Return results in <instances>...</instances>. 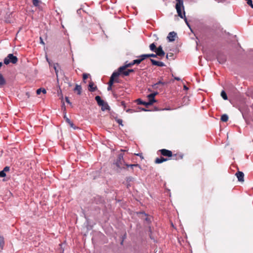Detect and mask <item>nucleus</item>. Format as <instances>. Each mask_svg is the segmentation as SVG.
<instances>
[{
    "mask_svg": "<svg viewBox=\"0 0 253 253\" xmlns=\"http://www.w3.org/2000/svg\"><path fill=\"white\" fill-rule=\"evenodd\" d=\"M159 84H161L162 85H164L166 84V83L160 81L158 82H157V83H156V84H154L153 85H152V87L153 88H156V86L158 85H159Z\"/></svg>",
    "mask_w": 253,
    "mask_h": 253,
    "instance_id": "obj_25",
    "label": "nucleus"
},
{
    "mask_svg": "<svg viewBox=\"0 0 253 253\" xmlns=\"http://www.w3.org/2000/svg\"><path fill=\"white\" fill-rule=\"evenodd\" d=\"M97 89L96 86H94V84L92 82L89 83L88 90L91 92L95 91Z\"/></svg>",
    "mask_w": 253,
    "mask_h": 253,
    "instance_id": "obj_13",
    "label": "nucleus"
},
{
    "mask_svg": "<svg viewBox=\"0 0 253 253\" xmlns=\"http://www.w3.org/2000/svg\"><path fill=\"white\" fill-rule=\"evenodd\" d=\"M155 52L157 56H160L161 58L164 57L165 55V52L163 50V47L161 45H160L158 47H157Z\"/></svg>",
    "mask_w": 253,
    "mask_h": 253,
    "instance_id": "obj_7",
    "label": "nucleus"
},
{
    "mask_svg": "<svg viewBox=\"0 0 253 253\" xmlns=\"http://www.w3.org/2000/svg\"><path fill=\"white\" fill-rule=\"evenodd\" d=\"M53 67L54 69V71H55V72L56 74V76H58V68H59V65L58 63H54L53 64Z\"/></svg>",
    "mask_w": 253,
    "mask_h": 253,
    "instance_id": "obj_21",
    "label": "nucleus"
},
{
    "mask_svg": "<svg viewBox=\"0 0 253 253\" xmlns=\"http://www.w3.org/2000/svg\"><path fill=\"white\" fill-rule=\"evenodd\" d=\"M157 154L162 156L160 158H157L155 160V163L158 164H161L169 160V158L173 156L172 151L166 149L158 150Z\"/></svg>",
    "mask_w": 253,
    "mask_h": 253,
    "instance_id": "obj_1",
    "label": "nucleus"
},
{
    "mask_svg": "<svg viewBox=\"0 0 253 253\" xmlns=\"http://www.w3.org/2000/svg\"><path fill=\"white\" fill-rule=\"evenodd\" d=\"M166 58H168V55L167 54V56H166Z\"/></svg>",
    "mask_w": 253,
    "mask_h": 253,
    "instance_id": "obj_58",
    "label": "nucleus"
},
{
    "mask_svg": "<svg viewBox=\"0 0 253 253\" xmlns=\"http://www.w3.org/2000/svg\"><path fill=\"white\" fill-rule=\"evenodd\" d=\"M153 88L155 89H158V85L156 86V88Z\"/></svg>",
    "mask_w": 253,
    "mask_h": 253,
    "instance_id": "obj_54",
    "label": "nucleus"
},
{
    "mask_svg": "<svg viewBox=\"0 0 253 253\" xmlns=\"http://www.w3.org/2000/svg\"><path fill=\"white\" fill-rule=\"evenodd\" d=\"M177 3L176 4L175 8L177 10V12L178 13V15L181 18H184L185 17V12L184 11H183V12H182L181 8H184L183 6V0H177Z\"/></svg>",
    "mask_w": 253,
    "mask_h": 253,
    "instance_id": "obj_2",
    "label": "nucleus"
},
{
    "mask_svg": "<svg viewBox=\"0 0 253 253\" xmlns=\"http://www.w3.org/2000/svg\"><path fill=\"white\" fill-rule=\"evenodd\" d=\"M150 49L151 51H153L154 52L155 51L157 47H156V46L154 43H151L149 46Z\"/></svg>",
    "mask_w": 253,
    "mask_h": 253,
    "instance_id": "obj_27",
    "label": "nucleus"
},
{
    "mask_svg": "<svg viewBox=\"0 0 253 253\" xmlns=\"http://www.w3.org/2000/svg\"><path fill=\"white\" fill-rule=\"evenodd\" d=\"M221 96L223 98V99H224V100H227V94H226V92L224 90H222L221 91Z\"/></svg>",
    "mask_w": 253,
    "mask_h": 253,
    "instance_id": "obj_30",
    "label": "nucleus"
},
{
    "mask_svg": "<svg viewBox=\"0 0 253 253\" xmlns=\"http://www.w3.org/2000/svg\"><path fill=\"white\" fill-rule=\"evenodd\" d=\"M148 98L149 99H155V97L153 95L152 93H151L150 94H149L148 96H147Z\"/></svg>",
    "mask_w": 253,
    "mask_h": 253,
    "instance_id": "obj_38",
    "label": "nucleus"
},
{
    "mask_svg": "<svg viewBox=\"0 0 253 253\" xmlns=\"http://www.w3.org/2000/svg\"><path fill=\"white\" fill-rule=\"evenodd\" d=\"M130 64H131V67L134 65V64L133 63L132 61L130 62Z\"/></svg>",
    "mask_w": 253,
    "mask_h": 253,
    "instance_id": "obj_52",
    "label": "nucleus"
},
{
    "mask_svg": "<svg viewBox=\"0 0 253 253\" xmlns=\"http://www.w3.org/2000/svg\"><path fill=\"white\" fill-rule=\"evenodd\" d=\"M65 100H66V102L69 104H71V102L70 101L69 99V98L68 97H65Z\"/></svg>",
    "mask_w": 253,
    "mask_h": 253,
    "instance_id": "obj_42",
    "label": "nucleus"
},
{
    "mask_svg": "<svg viewBox=\"0 0 253 253\" xmlns=\"http://www.w3.org/2000/svg\"><path fill=\"white\" fill-rule=\"evenodd\" d=\"M135 71V69H127L126 70H125L121 72H119V69L116 71L117 73L119 74V76L122 75L123 76H128L130 74V73L134 72Z\"/></svg>",
    "mask_w": 253,
    "mask_h": 253,
    "instance_id": "obj_6",
    "label": "nucleus"
},
{
    "mask_svg": "<svg viewBox=\"0 0 253 253\" xmlns=\"http://www.w3.org/2000/svg\"><path fill=\"white\" fill-rule=\"evenodd\" d=\"M89 76V74H86V73H84L83 75V78L84 80H86L87 78H88V76Z\"/></svg>",
    "mask_w": 253,
    "mask_h": 253,
    "instance_id": "obj_33",
    "label": "nucleus"
},
{
    "mask_svg": "<svg viewBox=\"0 0 253 253\" xmlns=\"http://www.w3.org/2000/svg\"><path fill=\"white\" fill-rule=\"evenodd\" d=\"M69 125V126H70V127H72L73 128H74V129H78L79 128L78 127H77L75 126V125L74 124V123H73V122H72L71 121L70 123H69L68 124Z\"/></svg>",
    "mask_w": 253,
    "mask_h": 253,
    "instance_id": "obj_32",
    "label": "nucleus"
},
{
    "mask_svg": "<svg viewBox=\"0 0 253 253\" xmlns=\"http://www.w3.org/2000/svg\"><path fill=\"white\" fill-rule=\"evenodd\" d=\"M228 120V116L226 114H223L221 117V121L223 122H226Z\"/></svg>",
    "mask_w": 253,
    "mask_h": 253,
    "instance_id": "obj_23",
    "label": "nucleus"
},
{
    "mask_svg": "<svg viewBox=\"0 0 253 253\" xmlns=\"http://www.w3.org/2000/svg\"><path fill=\"white\" fill-rule=\"evenodd\" d=\"M74 91L75 92H77V94L78 95H80L81 94V92H82V87L81 85H78V84H76L74 89Z\"/></svg>",
    "mask_w": 253,
    "mask_h": 253,
    "instance_id": "obj_18",
    "label": "nucleus"
},
{
    "mask_svg": "<svg viewBox=\"0 0 253 253\" xmlns=\"http://www.w3.org/2000/svg\"><path fill=\"white\" fill-rule=\"evenodd\" d=\"M100 106H101V110L103 111L110 110V107L107 102H104V103L102 105H101Z\"/></svg>",
    "mask_w": 253,
    "mask_h": 253,
    "instance_id": "obj_17",
    "label": "nucleus"
},
{
    "mask_svg": "<svg viewBox=\"0 0 253 253\" xmlns=\"http://www.w3.org/2000/svg\"><path fill=\"white\" fill-rule=\"evenodd\" d=\"M183 155L179 154H173V156L171 157V159L178 160L183 158Z\"/></svg>",
    "mask_w": 253,
    "mask_h": 253,
    "instance_id": "obj_15",
    "label": "nucleus"
},
{
    "mask_svg": "<svg viewBox=\"0 0 253 253\" xmlns=\"http://www.w3.org/2000/svg\"><path fill=\"white\" fill-rule=\"evenodd\" d=\"M183 88H184V89H185V90H188V87H187V86H186V85H184Z\"/></svg>",
    "mask_w": 253,
    "mask_h": 253,
    "instance_id": "obj_48",
    "label": "nucleus"
},
{
    "mask_svg": "<svg viewBox=\"0 0 253 253\" xmlns=\"http://www.w3.org/2000/svg\"><path fill=\"white\" fill-rule=\"evenodd\" d=\"M149 232H150V234H149V236H150V238L151 239H154V238L152 237V230H151V228L150 227H149Z\"/></svg>",
    "mask_w": 253,
    "mask_h": 253,
    "instance_id": "obj_39",
    "label": "nucleus"
},
{
    "mask_svg": "<svg viewBox=\"0 0 253 253\" xmlns=\"http://www.w3.org/2000/svg\"><path fill=\"white\" fill-rule=\"evenodd\" d=\"M183 19H184V21H185V23H186L187 25L189 27H190V25H189V24L188 23V21H187V18H186V16H185V17H184V18H183Z\"/></svg>",
    "mask_w": 253,
    "mask_h": 253,
    "instance_id": "obj_40",
    "label": "nucleus"
},
{
    "mask_svg": "<svg viewBox=\"0 0 253 253\" xmlns=\"http://www.w3.org/2000/svg\"><path fill=\"white\" fill-rule=\"evenodd\" d=\"M10 169L9 167L6 166L2 170L4 172H6L7 171H8Z\"/></svg>",
    "mask_w": 253,
    "mask_h": 253,
    "instance_id": "obj_37",
    "label": "nucleus"
},
{
    "mask_svg": "<svg viewBox=\"0 0 253 253\" xmlns=\"http://www.w3.org/2000/svg\"><path fill=\"white\" fill-rule=\"evenodd\" d=\"M132 62H133V63L134 65H135V64H136V60H135H135H133L132 61Z\"/></svg>",
    "mask_w": 253,
    "mask_h": 253,
    "instance_id": "obj_50",
    "label": "nucleus"
},
{
    "mask_svg": "<svg viewBox=\"0 0 253 253\" xmlns=\"http://www.w3.org/2000/svg\"><path fill=\"white\" fill-rule=\"evenodd\" d=\"M65 121L66 123L69 124V123H70L71 120L69 118H66V119L65 120Z\"/></svg>",
    "mask_w": 253,
    "mask_h": 253,
    "instance_id": "obj_44",
    "label": "nucleus"
},
{
    "mask_svg": "<svg viewBox=\"0 0 253 253\" xmlns=\"http://www.w3.org/2000/svg\"><path fill=\"white\" fill-rule=\"evenodd\" d=\"M176 36V33L174 32H171L169 33L167 39L169 42H173L175 40V38Z\"/></svg>",
    "mask_w": 253,
    "mask_h": 253,
    "instance_id": "obj_9",
    "label": "nucleus"
},
{
    "mask_svg": "<svg viewBox=\"0 0 253 253\" xmlns=\"http://www.w3.org/2000/svg\"><path fill=\"white\" fill-rule=\"evenodd\" d=\"M145 215L146 216L145 218V220L147 221L148 222H150L151 221L150 218L147 216V215L145 214Z\"/></svg>",
    "mask_w": 253,
    "mask_h": 253,
    "instance_id": "obj_41",
    "label": "nucleus"
},
{
    "mask_svg": "<svg viewBox=\"0 0 253 253\" xmlns=\"http://www.w3.org/2000/svg\"><path fill=\"white\" fill-rule=\"evenodd\" d=\"M126 112L129 113H132L135 112L134 109H128L126 110Z\"/></svg>",
    "mask_w": 253,
    "mask_h": 253,
    "instance_id": "obj_35",
    "label": "nucleus"
},
{
    "mask_svg": "<svg viewBox=\"0 0 253 253\" xmlns=\"http://www.w3.org/2000/svg\"><path fill=\"white\" fill-rule=\"evenodd\" d=\"M40 39L41 40V42L43 44L44 43H43V41H42V40L41 38H40Z\"/></svg>",
    "mask_w": 253,
    "mask_h": 253,
    "instance_id": "obj_55",
    "label": "nucleus"
},
{
    "mask_svg": "<svg viewBox=\"0 0 253 253\" xmlns=\"http://www.w3.org/2000/svg\"><path fill=\"white\" fill-rule=\"evenodd\" d=\"M136 102H137V104L138 105H144L146 106H147V102H145L141 100L140 99H138L136 100Z\"/></svg>",
    "mask_w": 253,
    "mask_h": 253,
    "instance_id": "obj_24",
    "label": "nucleus"
},
{
    "mask_svg": "<svg viewBox=\"0 0 253 253\" xmlns=\"http://www.w3.org/2000/svg\"><path fill=\"white\" fill-rule=\"evenodd\" d=\"M157 55L156 54H153V53H152V54H144V57H145V58L146 59V58H148V57H157Z\"/></svg>",
    "mask_w": 253,
    "mask_h": 253,
    "instance_id": "obj_28",
    "label": "nucleus"
},
{
    "mask_svg": "<svg viewBox=\"0 0 253 253\" xmlns=\"http://www.w3.org/2000/svg\"><path fill=\"white\" fill-rule=\"evenodd\" d=\"M64 118L65 120L66 119V118H68L67 117V116H66V113H65V115H64Z\"/></svg>",
    "mask_w": 253,
    "mask_h": 253,
    "instance_id": "obj_51",
    "label": "nucleus"
},
{
    "mask_svg": "<svg viewBox=\"0 0 253 253\" xmlns=\"http://www.w3.org/2000/svg\"><path fill=\"white\" fill-rule=\"evenodd\" d=\"M149 100L148 102H147V105H152L154 102H156V100L155 99H149Z\"/></svg>",
    "mask_w": 253,
    "mask_h": 253,
    "instance_id": "obj_29",
    "label": "nucleus"
},
{
    "mask_svg": "<svg viewBox=\"0 0 253 253\" xmlns=\"http://www.w3.org/2000/svg\"><path fill=\"white\" fill-rule=\"evenodd\" d=\"M126 185L127 188L131 186L130 182L133 180V178L131 176L126 177Z\"/></svg>",
    "mask_w": 253,
    "mask_h": 253,
    "instance_id": "obj_14",
    "label": "nucleus"
},
{
    "mask_svg": "<svg viewBox=\"0 0 253 253\" xmlns=\"http://www.w3.org/2000/svg\"><path fill=\"white\" fill-rule=\"evenodd\" d=\"M150 61L153 65H156L159 67H164L165 66V64L162 62L157 61L153 59H150Z\"/></svg>",
    "mask_w": 253,
    "mask_h": 253,
    "instance_id": "obj_11",
    "label": "nucleus"
},
{
    "mask_svg": "<svg viewBox=\"0 0 253 253\" xmlns=\"http://www.w3.org/2000/svg\"><path fill=\"white\" fill-rule=\"evenodd\" d=\"M126 166L127 167L131 168L132 169H133L134 167H138V168H140V166L139 164H130V165L126 164Z\"/></svg>",
    "mask_w": 253,
    "mask_h": 253,
    "instance_id": "obj_26",
    "label": "nucleus"
},
{
    "mask_svg": "<svg viewBox=\"0 0 253 253\" xmlns=\"http://www.w3.org/2000/svg\"><path fill=\"white\" fill-rule=\"evenodd\" d=\"M136 155H137V156H140L141 154H136Z\"/></svg>",
    "mask_w": 253,
    "mask_h": 253,
    "instance_id": "obj_57",
    "label": "nucleus"
},
{
    "mask_svg": "<svg viewBox=\"0 0 253 253\" xmlns=\"http://www.w3.org/2000/svg\"><path fill=\"white\" fill-rule=\"evenodd\" d=\"M36 92L38 95H40L41 92H42L43 94H45L46 91L44 88H40L37 90Z\"/></svg>",
    "mask_w": 253,
    "mask_h": 253,
    "instance_id": "obj_22",
    "label": "nucleus"
},
{
    "mask_svg": "<svg viewBox=\"0 0 253 253\" xmlns=\"http://www.w3.org/2000/svg\"><path fill=\"white\" fill-rule=\"evenodd\" d=\"M95 99L96 101V102L99 106L102 105L104 103V102H105L104 100H103L101 99V97L99 96H95Z\"/></svg>",
    "mask_w": 253,
    "mask_h": 253,
    "instance_id": "obj_16",
    "label": "nucleus"
},
{
    "mask_svg": "<svg viewBox=\"0 0 253 253\" xmlns=\"http://www.w3.org/2000/svg\"><path fill=\"white\" fill-rule=\"evenodd\" d=\"M235 175L238 178V180L240 182H244V174L242 171H238L236 174Z\"/></svg>",
    "mask_w": 253,
    "mask_h": 253,
    "instance_id": "obj_8",
    "label": "nucleus"
},
{
    "mask_svg": "<svg viewBox=\"0 0 253 253\" xmlns=\"http://www.w3.org/2000/svg\"><path fill=\"white\" fill-rule=\"evenodd\" d=\"M6 176V173L5 172H4L3 170H1L0 171V177H4Z\"/></svg>",
    "mask_w": 253,
    "mask_h": 253,
    "instance_id": "obj_34",
    "label": "nucleus"
},
{
    "mask_svg": "<svg viewBox=\"0 0 253 253\" xmlns=\"http://www.w3.org/2000/svg\"><path fill=\"white\" fill-rule=\"evenodd\" d=\"M116 166L120 169H124V166H126V163L124 160V155L123 154H120L118 156V158L114 163Z\"/></svg>",
    "mask_w": 253,
    "mask_h": 253,
    "instance_id": "obj_3",
    "label": "nucleus"
},
{
    "mask_svg": "<svg viewBox=\"0 0 253 253\" xmlns=\"http://www.w3.org/2000/svg\"><path fill=\"white\" fill-rule=\"evenodd\" d=\"M18 61V58L13 54H9L3 60L4 63L6 65L9 64L10 63L16 64Z\"/></svg>",
    "mask_w": 253,
    "mask_h": 253,
    "instance_id": "obj_4",
    "label": "nucleus"
},
{
    "mask_svg": "<svg viewBox=\"0 0 253 253\" xmlns=\"http://www.w3.org/2000/svg\"><path fill=\"white\" fill-rule=\"evenodd\" d=\"M2 62H0V68H1V67L2 66Z\"/></svg>",
    "mask_w": 253,
    "mask_h": 253,
    "instance_id": "obj_53",
    "label": "nucleus"
},
{
    "mask_svg": "<svg viewBox=\"0 0 253 253\" xmlns=\"http://www.w3.org/2000/svg\"><path fill=\"white\" fill-rule=\"evenodd\" d=\"M131 65L130 63H128V61H126L124 65L120 67H119L118 69H119V72H121L122 71H123V70H126L127 68L131 67Z\"/></svg>",
    "mask_w": 253,
    "mask_h": 253,
    "instance_id": "obj_12",
    "label": "nucleus"
},
{
    "mask_svg": "<svg viewBox=\"0 0 253 253\" xmlns=\"http://www.w3.org/2000/svg\"><path fill=\"white\" fill-rule=\"evenodd\" d=\"M6 84V81L1 74H0V86L4 85Z\"/></svg>",
    "mask_w": 253,
    "mask_h": 253,
    "instance_id": "obj_20",
    "label": "nucleus"
},
{
    "mask_svg": "<svg viewBox=\"0 0 253 253\" xmlns=\"http://www.w3.org/2000/svg\"><path fill=\"white\" fill-rule=\"evenodd\" d=\"M121 105H122V106H123V107H124V108H125L126 107V103H125V102L124 101H122L121 102Z\"/></svg>",
    "mask_w": 253,
    "mask_h": 253,
    "instance_id": "obj_43",
    "label": "nucleus"
},
{
    "mask_svg": "<svg viewBox=\"0 0 253 253\" xmlns=\"http://www.w3.org/2000/svg\"><path fill=\"white\" fill-rule=\"evenodd\" d=\"M116 121L120 125H122V126H123V120L122 119H118L117 120H116Z\"/></svg>",
    "mask_w": 253,
    "mask_h": 253,
    "instance_id": "obj_36",
    "label": "nucleus"
},
{
    "mask_svg": "<svg viewBox=\"0 0 253 253\" xmlns=\"http://www.w3.org/2000/svg\"><path fill=\"white\" fill-rule=\"evenodd\" d=\"M174 79L177 81H180V79L179 77H175Z\"/></svg>",
    "mask_w": 253,
    "mask_h": 253,
    "instance_id": "obj_47",
    "label": "nucleus"
},
{
    "mask_svg": "<svg viewBox=\"0 0 253 253\" xmlns=\"http://www.w3.org/2000/svg\"><path fill=\"white\" fill-rule=\"evenodd\" d=\"M163 110H170V109H169L165 108V109H164Z\"/></svg>",
    "mask_w": 253,
    "mask_h": 253,
    "instance_id": "obj_56",
    "label": "nucleus"
},
{
    "mask_svg": "<svg viewBox=\"0 0 253 253\" xmlns=\"http://www.w3.org/2000/svg\"><path fill=\"white\" fill-rule=\"evenodd\" d=\"M107 89L108 90H111L112 89V86L108 85Z\"/></svg>",
    "mask_w": 253,
    "mask_h": 253,
    "instance_id": "obj_46",
    "label": "nucleus"
},
{
    "mask_svg": "<svg viewBox=\"0 0 253 253\" xmlns=\"http://www.w3.org/2000/svg\"><path fill=\"white\" fill-rule=\"evenodd\" d=\"M139 109L140 110H142V111H146V110L145 109H144V108H139Z\"/></svg>",
    "mask_w": 253,
    "mask_h": 253,
    "instance_id": "obj_49",
    "label": "nucleus"
},
{
    "mask_svg": "<svg viewBox=\"0 0 253 253\" xmlns=\"http://www.w3.org/2000/svg\"><path fill=\"white\" fill-rule=\"evenodd\" d=\"M144 54L141 55L140 56L138 57V59L136 60V64H140L143 60L145 59V57L143 56Z\"/></svg>",
    "mask_w": 253,
    "mask_h": 253,
    "instance_id": "obj_19",
    "label": "nucleus"
},
{
    "mask_svg": "<svg viewBox=\"0 0 253 253\" xmlns=\"http://www.w3.org/2000/svg\"><path fill=\"white\" fill-rule=\"evenodd\" d=\"M153 94V95L154 96V97L157 95L158 94V92H154L153 93H152Z\"/></svg>",
    "mask_w": 253,
    "mask_h": 253,
    "instance_id": "obj_45",
    "label": "nucleus"
},
{
    "mask_svg": "<svg viewBox=\"0 0 253 253\" xmlns=\"http://www.w3.org/2000/svg\"><path fill=\"white\" fill-rule=\"evenodd\" d=\"M123 244V240L121 242V244L122 245Z\"/></svg>",
    "mask_w": 253,
    "mask_h": 253,
    "instance_id": "obj_59",
    "label": "nucleus"
},
{
    "mask_svg": "<svg viewBox=\"0 0 253 253\" xmlns=\"http://www.w3.org/2000/svg\"><path fill=\"white\" fill-rule=\"evenodd\" d=\"M33 4L35 6H38L39 5L40 1L39 0H32Z\"/></svg>",
    "mask_w": 253,
    "mask_h": 253,
    "instance_id": "obj_31",
    "label": "nucleus"
},
{
    "mask_svg": "<svg viewBox=\"0 0 253 253\" xmlns=\"http://www.w3.org/2000/svg\"><path fill=\"white\" fill-rule=\"evenodd\" d=\"M119 76V74L115 71L112 74L110 80L108 83V85L112 86L114 82L118 83V81L116 78Z\"/></svg>",
    "mask_w": 253,
    "mask_h": 253,
    "instance_id": "obj_5",
    "label": "nucleus"
},
{
    "mask_svg": "<svg viewBox=\"0 0 253 253\" xmlns=\"http://www.w3.org/2000/svg\"><path fill=\"white\" fill-rule=\"evenodd\" d=\"M217 59L219 63H224L226 59L225 56L223 54H218L217 56Z\"/></svg>",
    "mask_w": 253,
    "mask_h": 253,
    "instance_id": "obj_10",
    "label": "nucleus"
}]
</instances>
